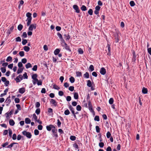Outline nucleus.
Here are the masks:
<instances>
[{"label": "nucleus", "instance_id": "obj_1", "mask_svg": "<svg viewBox=\"0 0 151 151\" xmlns=\"http://www.w3.org/2000/svg\"><path fill=\"white\" fill-rule=\"evenodd\" d=\"M31 15L32 14L30 12H28L26 14V16L27 18L26 21H27V26H29L31 22L32 19Z\"/></svg>", "mask_w": 151, "mask_h": 151}, {"label": "nucleus", "instance_id": "obj_2", "mask_svg": "<svg viewBox=\"0 0 151 151\" xmlns=\"http://www.w3.org/2000/svg\"><path fill=\"white\" fill-rule=\"evenodd\" d=\"M38 76L37 74H34L32 76V78L33 79L32 82L34 85H35L37 83V81H38V79L37 78Z\"/></svg>", "mask_w": 151, "mask_h": 151}, {"label": "nucleus", "instance_id": "obj_3", "mask_svg": "<svg viewBox=\"0 0 151 151\" xmlns=\"http://www.w3.org/2000/svg\"><path fill=\"white\" fill-rule=\"evenodd\" d=\"M22 133L23 135L26 136L28 139H30L32 137V135L31 133L29 132L24 130L22 132Z\"/></svg>", "mask_w": 151, "mask_h": 151}, {"label": "nucleus", "instance_id": "obj_4", "mask_svg": "<svg viewBox=\"0 0 151 151\" xmlns=\"http://www.w3.org/2000/svg\"><path fill=\"white\" fill-rule=\"evenodd\" d=\"M52 132L53 134V137H58V136L57 134V129H56L55 128L54 129H52Z\"/></svg>", "mask_w": 151, "mask_h": 151}, {"label": "nucleus", "instance_id": "obj_5", "mask_svg": "<svg viewBox=\"0 0 151 151\" xmlns=\"http://www.w3.org/2000/svg\"><path fill=\"white\" fill-rule=\"evenodd\" d=\"M36 28V24H32L30 25L29 28L28 30L29 31H32L33 30V29H35Z\"/></svg>", "mask_w": 151, "mask_h": 151}, {"label": "nucleus", "instance_id": "obj_6", "mask_svg": "<svg viewBox=\"0 0 151 151\" xmlns=\"http://www.w3.org/2000/svg\"><path fill=\"white\" fill-rule=\"evenodd\" d=\"M46 129L48 131H50L52 129L55 128V127L52 124H50L49 125L47 126L46 127Z\"/></svg>", "mask_w": 151, "mask_h": 151}, {"label": "nucleus", "instance_id": "obj_7", "mask_svg": "<svg viewBox=\"0 0 151 151\" xmlns=\"http://www.w3.org/2000/svg\"><path fill=\"white\" fill-rule=\"evenodd\" d=\"M50 104L54 106L55 107L57 105V102H56V101L53 99H51L50 100Z\"/></svg>", "mask_w": 151, "mask_h": 151}, {"label": "nucleus", "instance_id": "obj_8", "mask_svg": "<svg viewBox=\"0 0 151 151\" xmlns=\"http://www.w3.org/2000/svg\"><path fill=\"white\" fill-rule=\"evenodd\" d=\"M73 8L75 10V12L77 13H79L80 12V10L77 5H74L73 6Z\"/></svg>", "mask_w": 151, "mask_h": 151}, {"label": "nucleus", "instance_id": "obj_9", "mask_svg": "<svg viewBox=\"0 0 151 151\" xmlns=\"http://www.w3.org/2000/svg\"><path fill=\"white\" fill-rule=\"evenodd\" d=\"M88 106L89 109L91 112L93 111V106L91 103V101L90 100L88 101Z\"/></svg>", "mask_w": 151, "mask_h": 151}, {"label": "nucleus", "instance_id": "obj_10", "mask_svg": "<svg viewBox=\"0 0 151 151\" xmlns=\"http://www.w3.org/2000/svg\"><path fill=\"white\" fill-rule=\"evenodd\" d=\"M106 72V69L104 67H102L100 70V73L102 75H104Z\"/></svg>", "mask_w": 151, "mask_h": 151}, {"label": "nucleus", "instance_id": "obj_11", "mask_svg": "<svg viewBox=\"0 0 151 151\" xmlns=\"http://www.w3.org/2000/svg\"><path fill=\"white\" fill-rule=\"evenodd\" d=\"M133 57L132 59V62L135 63L136 59V55L134 51L132 52Z\"/></svg>", "mask_w": 151, "mask_h": 151}, {"label": "nucleus", "instance_id": "obj_12", "mask_svg": "<svg viewBox=\"0 0 151 151\" xmlns=\"http://www.w3.org/2000/svg\"><path fill=\"white\" fill-rule=\"evenodd\" d=\"M63 47H64V48L67 51H68L70 52H71V51L70 49V47L67 44H66L65 45H64Z\"/></svg>", "mask_w": 151, "mask_h": 151}, {"label": "nucleus", "instance_id": "obj_13", "mask_svg": "<svg viewBox=\"0 0 151 151\" xmlns=\"http://www.w3.org/2000/svg\"><path fill=\"white\" fill-rule=\"evenodd\" d=\"M9 125L11 126H14L15 124L14 120L12 119H11L9 120Z\"/></svg>", "mask_w": 151, "mask_h": 151}, {"label": "nucleus", "instance_id": "obj_14", "mask_svg": "<svg viewBox=\"0 0 151 151\" xmlns=\"http://www.w3.org/2000/svg\"><path fill=\"white\" fill-rule=\"evenodd\" d=\"M15 144L18 145V143H17L16 142L11 143L10 144L8 145L7 147H6L8 148H11Z\"/></svg>", "mask_w": 151, "mask_h": 151}, {"label": "nucleus", "instance_id": "obj_15", "mask_svg": "<svg viewBox=\"0 0 151 151\" xmlns=\"http://www.w3.org/2000/svg\"><path fill=\"white\" fill-rule=\"evenodd\" d=\"M25 91V88H20L19 90V93L21 94L23 93Z\"/></svg>", "mask_w": 151, "mask_h": 151}, {"label": "nucleus", "instance_id": "obj_16", "mask_svg": "<svg viewBox=\"0 0 151 151\" xmlns=\"http://www.w3.org/2000/svg\"><path fill=\"white\" fill-rule=\"evenodd\" d=\"M31 122L30 119L28 118H26L25 119V122L26 124H29Z\"/></svg>", "mask_w": 151, "mask_h": 151}, {"label": "nucleus", "instance_id": "obj_17", "mask_svg": "<svg viewBox=\"0 0 151 151\" xmlns=\"http://www.w3.org/2000/svg\"><path fill=\"white\" fill-rule=\"evenodd\" d=\"M60 50L58 48L56 49L54 51V53L55 55H58L60 52Z\"/></svg>", "mask_w": 151, "mask_h": 151}, {"label": "nucleus", "instance_id": "obj_18", "mask_svg": "<svg viewBox=\"0 0 151 151\" xmlns=\"http://www.w3.org/2000/svg\"><path fill=\"white\" fill-rule=\"evenodd\" d=\"M64 36L65 37H66L65 40L67 41L69 40L70 37L68 33L67 34H65L64 35Z\"/></svg>", "mask_w": 151, "mask_h": 151}, {"label": "nucleus", "instance_id": "obj_19", "mask_svg": "<svg viewBox=\"0 0 151 151\" xmlns=\"http://www.w3.org/2000/svg\"><path fill=\"white\" fill-rule=\"evenodd\" d=\"M147 92L148 91L147 88L145 87L143 88L142 90V92L143 94H146L147 93Z\"/></svg>", "mask_w": 151, "mask_h": 151}, {"label": "nucleus", "instance_id": "obj_20", "mask_svg": "<svg viewBox=\"0 0 151 151\" xmlns=\"http://www.w3.org/2000/svg\"><path fill=\"white\" fill-rule=\"evenodd\" d=\"M24 69V68H19L17 71V73L18 74H19L20 73H21Z\"/></svg>", "mask_w": 151, "mask_h": 151}, {"label": "nucleus", "instance_id": "obj_21", "mask_svg": "<svg viewBox=\"0 0 151 151\" xmlns=\"http://www.w3.org/2000/svg\"><path fill=\"white\" fill-rule=\"evenodd\" d=\"M60 41L61 43V44L62 46L63 47H64V45H65L66 44L64 40L63 39V38L60 39Z\"/></svg>", "mask_w": 151, "mask_h": 151}, {"label": "nucleus", "instance_id": "obj_22", "mask_svg": "<svg viewBox=\"0 0 151 151\" xmlns=\"http://www.w3.org/2000/svg\"><path fill=\"white\" fill-rule=\"evenodd\" d=\"M83 77L86 78H88L89 77V73L88 72H86L84 75Z\"/></svg>", "mask_w": 151, "mask_h": 151}, {"label": "nucleus", "instance_id": "obj_23", "mask_svg": "<svg viewBox=\"0 0 151 151\" xmlns=\"http://www.w3.org/2000/svg\"><path fill=\"white\" fill-rule=\"evenodd\" d=\"M23 48L24 50L26 52L29 51L30 50V48L28 46H25Z\"/></svg>", "mask_w": 151, "mask_h": 151}, {"label": "nucleus", "instance_id": "obj_24", "mask_svg": "<svg viewBox=\"0 0 151 151\" xmlns=\"http://www.w3.org/2000/svg\"><path fill=\"white\" fill-rule=\"evenodd\" d=\"M69 81L71 83H73L74 82L75 79L73 77L71 76L69 78Z\"/></svg>", "mask_w": 151, "mask_h": 151}, {"label": "nucleus", "instance_id": "obj_25", "mask_svg": "<svg viewBox=\"0 0 151 151\" xmlns=\"http://www.w3.org/2000/svg\"><path fill=\"white\" fill-rule=\"evenodd\" d=\"M47 111L49 113L51 114H50V115H53V110L52 109L49 108L47 109Z\"/></svg>", "mask_w": 151, "mask_h": 151}, {"label": "nucleus", "instance_id": "obj_26", "mask_svg": "<svg viewBox=\"0 0 151 151\" xmlns=\"http://www.w3.org/2000/svg\"><path fill=\"white\" fill-rule=\"evenodd\" d=\"M74 98L75 99H77L78 98V95L77 93L75 92L74 93Z\"/></svg>", "mask_w": 151, "mask_h": 151}, {"label": "nucleus", "instance_id": "obj_27", "mask_svg": "<svg viewBox=\"0 0 151 151\" xmlns=\"http://www.w3.org/2000/svg\"><path fill=\"white\" fill-rule=\"evenodd\" d=\"M87 86L89 87H90L92 86L91 82L90 80H88L87 81Z\"/></svg>", "mask_w": 151, "mask_h": 151}, {"label": "nucleus", "instance_id": "obj_28", "mask_svg": "<svg viewBox=\"0 0 151 151\" xmlns=\"http://www.w3.org/2000/svg\"><path fill=\"white\" fill-rule=\"evenodd\" d=\"M25 67L27 69H28L29 68H31L32 65L30 63H28L25 65Z\"/></svg>", "mask_w": 151, "mask_h": 151}, {"label": "nucleus", "instance_id": "obj_29", "mask_svg": "<svg viewBox=\"0 0 151 151\" xmlns=\"http://www.w3.org/2000/svg\"><path fill=\"white\" fill-rule=\"evenodd\" d=\"M89 71L91 72L93 71L94 70V67L93 66V65H91L89 67Z\"/></svg>", "mask_w": 151, "mask_h": 151}, {"label": "nucleus", "instance_id": "obj_30", "mask_svg": "<svg viewBox=\"0 0 151 151\" xmlns=\"http://www.w3.org/2000/svg\"><path fill=\"white\" fill-rule=\"evenodd\" d=\"M76 74L77 77H80L82 76V73L81 72L76 71Z\"/></svg>", "mask_w": 151, "mask_h": 151}, {"label": "nucleus", "instance_id": "obj_31", "mask_svg": "<svg viewBox=\"0 0 151 151\" xmlns=\"http://www.w3.org/2000/svg\"><path fill=\"white\" fill-rule=\"evenodd\" d=\"M81 9L82 11H86L87 10L86 6L84 5H82L81 7Z\"/></svg>", "mask_w": 151, "mask_h": 151}, {"label": "nucleus", "instance_id": "obj_32", "mask_svg": "<svg viewBox=\"0 0 151 151\" xmlns=\"http://www.w3.org/2000/svg\"><path fill=\"white\" fill-rule=\"evenodd\" d=\"M23 27V25L21 24H19L18 26L17 29L19 30L20 31L22 30Z\"/></svg>", "mask_w": 151, "mask_h": 151}, {"label": "nucleus", "instance_id": "obj_33", "mask_svg": "<svg viewBox=\"0 0 151 151\" xmlns=\"http://www.w3.org/2000/svg\"><path fill=\"white\" fill-rule=\"evenodd\" d=\"M19 54L20 57H23L24 55V52L23 51H20L19 53Z\"/></svg>", "mask_w": 151, "mask_h": 151}, {"label": "nucleus", "instance_id": "obj_34", "mask_svg": "<svg viewBox=\"0 0 151 151\" xmlns=\"http://www.w3.org/2000/svg\"><path fill=\"white\" fill-rule=\"evenodd\" d=\"M53 88L57 90H59L60 89V88L56 84H54L53 85Z\"/></svg>", "mask_w": 151, "mask_h": 151}, {"label": "nucleus", "instance_id": "obj_35", "mask_svg": "<svg viewBox=\"0 0 151 151\" xmlns=\"http://www.w3.org/2000/svg\"><path fill=\"white\" fill-rule=\"evenodd\" d=\"M0 70H1V72L3 73H4L6 72V68L5 67H1L0 68Z\"/></svg>", "mask_w": 151, "mask_h": 151}, {"label": "nucleus", "instance_id": "obj_36", "mask_svg": "<svg viewBox=\"0 0 151 151\" xmlns=\"http://www.w3.org/2000/svg\"><path fill=\"white\" fill-rule=\"evenodd\" d=\"M37 85L41 86L42 85V80H38V81H37Z\"/></svg>", "mask_w": 151, "mask_h": 151}, {"label": "nucleus", "instance_id": "obj_37", "mask_svg": "<svg viewBox=\"0 0 151 151\" xmlns=\"http://www.w3.org/2000/svg\"><path fill=\"white\" fill-rule=\"evenodd\" d=\"M129 4L131 6L133 7L135 5V4L134 1H131L129 2Z\"/></svg>", "mask_w": 151, "mask_h": 151}, {"label": "nucleus", "instance_id": "obj_38", "mask_svg": "<svg viewBox=\"0 0 151 151\" xmlns=\"http://www.w3.org/2000/svg\"><path fill=\"white\" fill-rule=\"evenodd\" d=\"M12 58L10 56H9L7 57V59H6V61L8 62L12 61Z\"/></svg>", "mask_w": 151, "mask_h": 151}, {"label": "nucleus", "instance_id": "obj_39", "mask_svg": "<svg viewBox=\"0 0 151 151\" xmlns=\"http://www.w3.org/2000/svg\"><path fill=\"white\" fill-rule=\"evenodd\" d=\"M78 53L80 54H82L83 53V50L81 48H80L78 49Z\"/></svg>", "mask_w": 151, "mask_h": 151}, {"label": "nucleus", "instance_id": "obj_40", "mask_svg": "<svg viewBox=\"0 0 151 151\" xmlns=\"http://www.w3.org/2000/svg\"><path fill=\"white\" fill-rule=\"evenodd\" d=\"M15 41L17 42H20L21 41V39L20 37H18L15 39Z\"/></svg>", "mask_w": 151, "mask_h": 151}, {"label": "nucleus", "instance_id": "obj_41", "mask_svg": "<svg viewBox=\"0 0 151 151\" xmlns=\"http://www.w3.org/2000/svg\"><path fill=\"white\" fill-rule=\"evenodd\" d=\"M114 99L113 98H110L109 100V103L110 104H112L114 102Z\"/></svg>", "mask_w": 151, "mask_h": 151}, {"label": "nucleus", "instance_id": "obj_42", "mask_svg": "<svg viewBox=\"0 0 151 151\" xmlns=\"http://www.w3.org/2000/svg\"><path fill=\"white\" fill-rule=\"evenodd\" d=\"M34 134L35 135H37L39 134V132L37 129H35L34 131Z\"/></svg>", "mask_w": 151, "mask_h": 151}, {"label": "nucleus", "instance_id": "obj_43", "mask_svg": "<svg viewBox=\"0 0 151 151\" xmlns=\"http://www.w3.org/2000/svg\"><path fill=\"white\" fill-rule=\"evenodd\" d=\"M27 42V40L26 39H22V43L23 45H25Z\"/></svg>", "mask_w": 151, "mask_h": 151}, {"label": "nucleus", "instance_id": "obj_44", "mask_svg": "<svg viewBox=\"0 0 151 151\" xmlns=\"http://www.w3.org/2000/svg\"><path fill=\"white\" fill-rule=\"evenodd\" d=\"M94 120L95 121L99 122L100 121L99 117L98 116H96L95 117Z\"/></svg>", "mask_w": 151, "mask_h": 151}, {"label": "nucleus", "instance_id": "obj_45", "mask_svg": "<svg viewBox=\"0 0 151 151\" xmlns=\"http://www.w3.org/2000/svg\"><path fill=\"white\" fill-rule=\"evenodd\" d=\"M70 139L72 141H74L76 139V137L74 136H71L70 137Z\"/></svg>", "mask_w": 151, "mask_h": 151}, {"label": "nucleus", "instance_id": "obj_46", "mask_svg": "<svg viewBox=\"0 0 151 151\" xmlns=\"http://www.w3.org/2000/svg\"><path fill=\"white\" fill-rule=\"evenodd\" d=\"M70 113V111L68 109H66L64 111V114L66 115H68Z\"/></svg>", "mask_w": 151, "mask_h": 151}, {"label": "nucleus", "instance_id": "obj_47", "mask_svg": "<svg viewBox=\"0 0 151 151\" xmlns=\"http://www.w3.org/2000/svg\"><path fill=\"white\" fill-rule=\"evenodd\" d=\"M40 112V108L37 109L35 111V113L37 114H39Z\"/></svg>", "mask_w": 151, "mask_h": 151}, {"label": "nucleus", "instance_id": "obj_48", "mask_svg": "<svg viewBox=\"0 0 151 151\" xmlns=\"http://www.w3.org/2000/svg\"><path fill=\"white\" fill-rule=\"evenodd\" d=\"M96 132L97 133H98L100 132V129L99 127L98 126H96Z\"/></svg>", "mask_w": 151, "mask_h": 151}, {"label": "nucleus", "instance_id": "obj_49", "mask_svg": "<svg viewBox=\"0 0 151 151\" xmlns=\"http://www.w3.org/2000/svg\"><path fill=\"white\" fill-rule=\"evenodd\" d=\"M37 65H35L32 68V70L34 71H37Z\"/></svg>", "mask_w": 151, "mask_h": 151}, {"label": "nucleus", "instance_id": "obj_50", "mask_svg": "<svg viewBox=\"0 0 151 151\" xmlns=\"http://www.w3.org/2000/svg\"><path fill=\"white\" fill-rule=\"evenodd\" d=\"M9 144V142H6L5 143L2 145L1 146L3 147H6V146L8 145Z\"/></svg>", "mask_w": 151, "mask_h": 151}, {"label": "nucleus", "instance_id": "obj_51", "mask_svg": "<svg viewBox=\"0 0 151 151\" xmlns=\"http://www.w3.org/2000/svg\"><path fill=\"white\" fill-rule=\"evenodd\" d=\"M88 13L90 15H91L93 14V11L92 9H90L88 11Z\"/></svg>", "mask_w": 151, "mask_h": 151}, {"label": "nucleus", "instance_id": "obj_52", "mask_svg": "<svg viewBox=\"0 0 151 151\" xmlns=\"http://www.w3.org/2000/svg\"><path fill=\"white\" fill-rule=\"evenodd\" d=\"M8 130L9 135L10 137H11L12 134V130L10 129H9Z\"/></svg>", "mask_w": 151, "mask_h": 151}, {"label": "nucleus", "instance_id": "obj_53", "mask_svg": "<svg viewBox=\"0 0 151 151\" xmlns=\"http://www.w3.org/2000/svg\"><path fill=\"white\" fill-rule=\"evenodd\" d=\"M99 146L101 148H103L104 146V143L103 142H101L99 143Z\"/></svg>", "mask_w": 151, "mask_h": 151}, {"label": "nucleus", "instance_id": "obj_54", "mask_svg": "<svg viewBox=\"0 0 151 151\" xmlns=\"http://www.w3.org/2000/svg\"><path fill=\"white\" fill-rule=\"evenodd\" d=\"M81 109V107L80 105H78L76 106V110L78 111H80Z\"/></svg>", "mask_w": 151, "mask_h": 151}, {"label": "nucleus", "instance_id": "obj_55", "mask_svg": "<svg viewBox=\"0 0 151 151\" xmlns=\"http://www.w3.org/2000/svg\"><path fill=\"white\" fill-rule=\"evenodd\" d=\"M23 76L24 77V79H27L28 78V76L27 75V74L26 72H25L23 75Z\"/></svg>", "mask_w": 151, "mask_h": 151}, {"label": "nucleus", "instance_id": "obj_56", "mask_svg": "<svg viewBox=\"0 0 151 151\" xmlns=\"http://www.w3.org/2000/svg\"><path fill=\"white\" fill-rule=\"evenodd\" d=\"M106 137L108 138H110L111 136V134L110 132L109 131L106 134Z\"/></svg>", "mask_w": 151, "mask_h": 151}, {"label": "nucleus", "instance_id": "obj_57", "mask_svg": "<svg viewBox=\"0 0 151 151\" xmlns=\"http://www.w3.org/2000/svg\"><path fill=\"white\" fill-rule=\"evenodd\" d=\"M57 124L58 127H60L61 125V122L59 119L57 120Z\"/></svg>", "mask_w": 151, "mask_h": 151}, {"label": "nucleus", "instance_id": "obj_58", "mask_svg": "<svg viewBox=\"0 0 151 151\" xmlns=\"http://www.w3.org/2000/svg\"><path fill=\"white\" fill-rule=\"evenodd\" d=\"M22 37H23L24 38H26L27 37V34L25 32H23V33L22 35Z\"/></svg>", "mask_w": 151, "mask_h": 151}, {"label": "nucleus", "instance_id": "obj_59", "mask_svg": "<svg viewBox=\"0 0 151 151\" xmlns=\"http://www.w3.org/2000/svg\"><path fill=\"white\" fill-rule=\"evenodd\" d=\"M14 101L16 103H18L20 102V100L19 98H16L14 99Z\"/></svg>", "mask_w": 151, "mask_h": 151}, {"label": "nucleus", "instance_id": "obj_60", "mask_svg": "<svg viewBox=\"0 0 151 151\" xmlns=\"http://www.w3.org/2000/svg\"><path fill=\"white\" fill-rule=\"evenodd\" d=\"M33 118L34 119L35 121L36 122L37 121V117L36 116V115L35 114H33Z\"/></svg>", "mask_w": 151, "mask_h": 151}, {"label": "nucleus", "instance_id": "obj_61", "mask_svg": "<svg viewBox=\"0 0 151 151\" xmlns=\"http://www.w3.org/2000/svg\"><path fill=\"white\" fill-rule=\"evenodd\" d=\"M66 100L68 101H69L71 100V98L70 96H68L66 98Z\"/></svg>", "mask_w": 151, "mask_h": 151}, {"label": "nucleus", "instance_id": "obj_62", "mask_svg": "<svg viewBox=\"0 0 151 151\" xmlns=\"http://www.w3.org/2000/svg\"><path fill=\"white\" fill-rule=\"evenodd\" d=\"M27 62V60L25 58H24L22 60V63L24 64L25 63Z\"/></svg>", "mask_w": 151, "mask_h": 151}, {"label": "nucleus", "instance_id": "obj_63", "mask_svg": "<svg viewBox=\"0 0 151 151\" xmlns=\"http://www.w3.org/2000/svg\"><path fill=\"white\" fill-rule=\"evenodd\" d=\"M15 80L16 81L17 83H19L21 81V80H20L19 77L17 76L15 79Z\"/></svg>", "mask_w": 151, "mask_h": 151}, {"label": "nucleus", "instance_id": "obj_64", "mask_svg": "<svg viewBox=\"0 0 151 151\" xmlns=\"http://www.w3.org/2000/svg\"><path fill=\"white\" fill-rule=\"evenodd\" d=\"M68 89L70 91H73L74 90V87L73 86H70L69 87Z\"/></svg>", "mask_w": 151, "mask_h": 151}]
</instances>
